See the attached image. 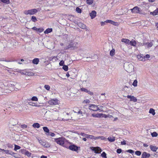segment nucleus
Returning a JSON list of instances; mask_svg holds the SVG:
<instances>
[{"label": "nucleus", "instance_id": "864d4df0", "mask_svg": "<svg viewBox=\"0 0 158 158\" xmlns=\"http://www.w3.org/2000/svg\"><path fill=\"white\" fill-rule=\"evenodd\" d=\"M101 156L103 157L106 158V154L104 152H103L101 154Z\"/></svg>", "mask_w": 158, "mask_h": 158}, {"label": "nucleus", "instance_id": "6e6d98bb", "mask_svg": "<svg viewBox=\"0 0 158 158\" xmlns=\"http://www.w3.org/2000/svg\"><path fill=\"white\" fill-rule=\"evenodd\" d=\"M50 135L52 137H54L55 135V134L54 133L51 132H49V133H48V135Z\"/></svg>", "mask_w": 158, "mask_h": 158}, {"label": "nucleus", "instance_id": "09e8293b", "mask_svg": "<svg viewBox=\"0 0 158 158\" xmlns=\"http://www.w3.org/2000/svg\"><path fill=\"white\" fill-rule=\"evenodd\" d=\"M90 102V101L88 99L84 100L83 102L84 103H89Z\"/></svg>", "mask_w": 158, "mask_h": 158}, {"label": "nucleus", "instance_id": "774afa93", "mask_svg": "<svg viewBox=\"0 0 158 158\" xmlns=\"http://www.w3.org/2000/svg\"><path fill=\"white\" fill-rule=\"evenodd\" d=\"M87 93L88 94H89L91 95H93V93L92 92H91L90 91H89V90H88Z\"/></svg>", "mask_w": 158, "mask_h": 158}, {"label": "nucleus", "instance_id": "f8f14e48", "mask_svg": "<svg viewBox=\"0 0 158 158\" xmlns=\"http://www.w3.org/2000/svg\"><path fill=\"white\" fill-rule=\"evenodd\" d=\"M92 150L94 151L95 153H100L101 151V149L98 147L93 148Z\"/></svg>", "mask_w": 158, "mask_h": 158}, {"label": "nucleus", "instance_id": "aec40b11", "mask_svg": "<svg viewBox=\"0 0 158 158\" xmlns=\"http://www.w3.org/2000/svg\"><path fill=\"white\" fill-rule=\"evenodd\" d=\"M105 22L106 23H109L115 26L116 25V24H117V23L110 20H106L105 21Z\"/></svg>", "mask_w": 158, "mask_h": 158}, {"label": "nucleus", "instance_id": "de8ad7c7", "mask_svg": "<svg viewBox=\"0 0 158 158\" xmlns=\"http://www.w3.org/2000/svg\"><path fill=\"white\" fill-rule=\"evenodd\" d=\"M44 87L48 90H49L50 88V86L48 85H45Z\"/></svg>", "mask_w": 158, "mask_h": 158}, {"label": "nucleus", "instance_id": "1a4fd4ad", "mask_svg": "<svg viewBox=\"0 0 158 158\" xmlns=\"http://www.w3.org/2000/svg\"><path fill=\"white\" fill-rule=\"evenodd\" d=\"M23 74L27 76H34V73L33 72H29L27 70H25L22 72Z\"/></svg>", "mask_w": 158, "mask_h": 158}, {"label": "nucleus", "instance_id": "c9c22d12", "mask_svg": "<svg viewBox=\"0 0 158 158\" xmlns=\"http://www.w3.org/2000/svg\"><path fill=\"white\" fill-rule=\"evenodd\" d=\"M103 106H102L99 105L98 106V111H103Z\"/></svg>", "mask_w": 158, "mask_h": 158}, {"label": "nucleus", "instance_id": "f3484780", "mask_svg": "<svg viewBox=\"0 0 158 158\" xmlns=\"http://www.w3.org/2000/svg\"><path fill=\"white\" fill-rule=\"evenodd\" d=\"M43 129L45 132V134L47 136H48V133H49V130L48 128L47 127H43Z\"/></svg>", "mask_w": 158, "mask_h": 158}, {"label": "nucleus", "instance_id": "c85d7f7f", "mask_svg": "<svg viewBox=\"0 0 158 158\" xmlns=\"http://www.w3.org/2000/svg\"><path fill=\"white\" fill-rule=\"evenodd\" d=\"M52 28H48L47 29L44 31V33L45 34H48V33H50L52 31Z\"/></svg>", "mask_w": 158, "mask_h": 158}, {"label": "nucleus", "instance_id": "4468645a", "mask_svg": "<svg viewBox=\"0 0 158 158\" xmlns=\"http://www.w3.org/2000/svg\"><path fill=\"white\" fill-rule=\"evenodd\" d=\"M96 12L94 10H93L90 13V15L92 19L94 18L96 16Z\"/></svg>", "mask_w": 158, "mask_h": 158}, {"label": "nucleus", "instance_id": "2eb2a0df", "mask_svg": "<svg viewBox=\"0 0 158 158\" xmlns=\"http://www.w3.org/2000/svg\"><path fill=\"white\" fill-rule=\"evenodd\" d=\"M121 41L126 44L130 45V41L128 39L123 38L122 39Z\"/></svg>", "mask_w": 158, "mask_h": 158}, {"label": "nucleus", "instance_id": "0eeeda50", "mask_svg": "<svg viewBox=\"0 0 158 158\" xmlns=\"http://www.w3.org/2000/svg\"><path fill=\"white\" fill-rule=\"evenodd\" d=\"M48 103L51 105H56L58 103V100L57 99H53L49 101Z\"/></svg>", "mask_w": 158, "mask_h": 158}, {"label": "nucleus", "instance_id": "ea45409f", "mask_svg": "<svg viewBox=\"0 0 158 158\" xmlns=\"http://www.w3.org/2000/svg\"><path fill=\"white\" fill-rule=\"evenodd\" d=\"M27 151L25 149H22L20 151V152L22 154L25 155Z\"/></svg>", "mask_w": 158, "mask_h": 158}, {"label": "nucleus", "instance_id": "72a5a7b5", "mask_svg": "<svg viewBox=\"0 0 158 158\" xmlns=\"http://www.w3.org/2000/svg\"><path fill=\"white\" fill-rule=\"evenodd\" d=\"M98 139H101L102 140H104L106 139V138L105 137L103 136L96 137L95 140H96Z\"/></svg>", "mask_w": 158, "mask_h": 158}, {"label": "nucleus", "instance_id": "bf43d9fd", "mask_svg": "<svg viewBox=\"0 0 158 158\" xmlns=\"http://www.w3.org/2000/svg\"><path fill=\"white\" fill-rule=\"evenodd\" d=\"M44 31V29L42 28H40L38 29L37 31L40 33Z\"/></svg>", "mask_w": 158, "mask_h": 158}, {"label": "nucleus", "instance_id": "a18cd8bd", "mask_svg": "<svg viewBox=\"0 0 158 158\" xmlns=\"http://www.w3.org/2000/svg\"><path fill=\"white\" fill-rule=\"evenodd\" d=\"M76 11L78 13H81V10L78 7L76 8Z\"/></svg>", "mask_w": 158, "mask_h": 158}, {"label": "nucleus", "instance_id": "2f4dec72", "mask_svg": "<svg viewBox=\"0 0 158 158\" xmlns=\"http://www.w3.org/2000/svg\"><path fill=\"white\" fill-rule=\"evenodd\" d=\"M29 105L31 106L39 107L40 106L37 105L36 104L32 102H30L29 103Z\"/></svg>", "mask_w": 158, "mask_h": 158}, {"label": "nucleus", "instance_id": "680f3d73", "mask_svg": "<svg viewBox=\"0 0 158 158\" xmlns=\"http://www.w3.org/2000/svg\"><path fill=\"white\" fill-rule=\"evenodd\" d=\"M138 13H139L140 15H146V13H145L141 11H140V10H139Z\"/></svg>", "mask_w": 158, "mask_h": 158}, {"label": "nucleus", "instance_id": "423d86ee", "mask_svg": "<svg viewBox=\"0 0 158 158\" xmlns=\"http://www.w3.org/2000/svg\"><path fill=\"white\" fill-rule=\"evenodd\" d=\"M89 109L94 111H98V106L93 104H90L89 105Z\"/></svg>", "mask_w": 158, "mask_h": 158}, {"label": "nucleus", "instance_id": "49530a36", "mask_svg": "<svg viewBox=\"0 0 158 158\" xmlns=\"http://www.w3.org/2000/svg\"><path fill=\"white\" fill-rule=\"evenodd\" d=\"M31 100L32 101H38V99L36 97H35V96H34V97H32L31 99Z\"/></svg>", "mask_w": 158, "mask_h": 158}, {"label": "nucleus", "instance_id": "393cba45", "mask_svg": "<svg viewBox=\"0 0 158 158\" xmlns=\"http://www.w3.org/2000/svg\"><path fill=\"white\" fill-rule=\"evenodd\" d=\"M130 44L131 46H135L136 45V42L135 40H133L132 41H130Z\"/></svg>", "mask_w": 158, "mask_h": 158}, {"label": "nucleus", "instance_id": "9b49d317", "mask_svg": "<svg viewBox=\"0 0 158 158\" xmlns=\"http://www.w3.org/2000/svg\"><path fill=\"white\" fill-rule=\"evenodd\" d=\"M127 97L128 98L130 99V101H133L134 102H136L137 101L136 98L133 96L128 95Z\"/></svg>", "mask_w": 158, "mask_h": 158}, {"label": "nucleus", "instance_id": "5fc2aeb1", "mask_svg": "<svg viewBox=\"0 0 158 158\" xmlns=\"http://www.w3.org/2000/svg\"><path fill=\"white\" fill-rule=\"evenodd\" d=\"M0 150H2V151H3L6 154H8L9 153V151L8 150H4V149H1V148H0Z\"/></svg>", "mask_w": 158, "mask_h": 158}, {"label": "nucleus", "instance_id": "c03bdc74", "mask_svg": "<svg viewBox=\"0 0 158 158\" xmlns=\"http://www.w3.org/2000/svg\"><path fill=\"white\" fill-rule=\"evenodd\" d=\"M68 67L67 65H64L63 67V69L65 71H67L68 70Z\"/></svg>", "mask_w": 158, "mask_h": 158}, {"label": "nucleus", "instance_id": "6ab92c4d", "mask_svg": "<svg viewBox=\"0 0 158 158\" xmlns=\"http://www.w3.org/2000/svg\"><path fill=\"white\" fill-rule=\"evenodd\" d=\"M86 136V138L87 139H91L95 140L96 137L94 136L93 135L87 134V135Z\"/></svg>", "mask_w": 158, "mask_h": 158}, {"label": "nucleus", "instance_id": "ddd939ff", "mask_svg": "<svg viewBox=\"0 0 158 158\" xmlns=\"http://www.w3.org/2000/svg\"><path fill=\"white\" fill-rule=\"evenodd\" d=\"M150 156V154L147 153L146 152H144L142 153L141 158H148Z\"/></svg>", "mask_w": 158, "mask_h": 158}, {"label": "nucleus", "instance_id": "79ce46f5", "mask_svg": "<svg viewBox=\"0 0 158 158\" xmlns=\"http://www.w3.org/2000/svg\"><path fill=\"white\" fill-rule=\"evenodd\" d=\"M6 146L8 147V148H13V146L12 144L10 143H7L6 144Z\"/></svg>", "mask_w": 158, "mask_h": 158}, {"label": "nucleus", "instance_id": "f257e3e1", "mask_svg": "<svg viewBox=\"0 0 158 158\" xmlns=\"http://www.w3.org/2000/svg\"><path fill=\"white\" fill-rule=\"evenodd\" d=\"M124 67L126 70L127 72L131 73L134 71V67L131 63L129 62H126L124 64Z\"/></svg>", "mask_w": 158, "mask_h": 158}, {"label": "nucleus", "instance_id": "69168bd1", "mask_svg": "<svg viewBox=\"0 0 158 158\" xmlns=\"http://www.w3.org/2000/svg\"><path fill=\"white\" fill-rule=\"evenodd\" d=\"M116 151L117 153L119 154L121 153L122 152V150L121 149H117Z\"/></svg>", "mask_w": 158, "mask_h": 158}, {"label": "nucleus", "instance_id": "5701e85b", "mask_svg": "<svg viewBox=\"0 0 158 158\" xmlns=\"http://www.w3.org/2000/svg\"><path fill=\"white\" fill-rule=\"evenodd\" d=\"M108 140L110 142H113L115 140V137L113 136H109L107 138Z\"/></svg>", "mask_w": 158, "mask_h": 158}, {"label": "nucleus", "instance_id": "473e14b6", "mask_svg": "<svg viewBox=\"0 0 158 158\" xmlns=\"http://www.w3.org/2000/svg\"><path fill=\"white\" fill-rule=\"evenodd\" d=\"M115 50L114 49H112L110 52V55L112 56L115 54Z\"/></svg>", "mask_w": 158, "mask_h": 158}, {"label": "nucleus", "instance_id": "338daca9", "mask_svg": "<svg viewBox=\"0 0 158 158\" xmlns=\"http://www.w3.org/2000/svg\"><path fill=\"white\" fill-rule=\"evenodd\" d=\"M121 144L122 145H125L126 144V141L124 140H123V141L121 142Z\"/></svg>", "mask_w": 158, "mask_h": 158}, {"label": "nucleus", "instance_id": "37998d69", "mask_svg": "<svg viewBox=\"0 0 158 158\" xmlns=\"http://www.w3.org/2000/svg\"><path fill=\"white\" fill-rule=\"evenodd\" d=\"M137 81L136 80H135L134 81L133 83V85L134 86H137Z\"/></svg>", "mask_w": 158, "mask_h": 158}, {"label": "nucleus", "instance_id": "cd10ccee", "mask_svg": "<svg viewBox=\"0 0 158 158\" xmlns=\"http://www.w3.org/2000/svg\"><path fill=\"white\" fill-rule=\"evenodd\" d=\"M137 57L138 59H139L140 60H142L143 61H145V58H144L143 56H142L140 55H138L137 56Z\"/></svg>", "mask_w": 158, "mask_h": 158}, {"label": "nucleus", "instance_id": "bb28decb", "mask_svg": "<svg viewBox=\"0 0 158 158\" xmlns=\"http://www.w3.org/2000/svg\"><path fill=\"white\" fill-rule=\"evenodd\" d=\"M150 14L153 15H158V8L152 12H151Z\"/></svg>", "mask_w": 158, "mask_h": 158}, {"label": "nucleus", "instance_id": "3c124183", "mask_svg": "<svg viewBox=\"0 0 158 158\" xmlns=\"http://www.w3.org/2000/svg\"><path fill=\"white\" fill-rule=\"evenodd\" d=\"M81 90L82 91H84L85 92H86V93L87 92L88 90L84 88H81Z\"/></svg>", "mask_w": 158, "mask_h": 158}, {"label": "nucleus", "instance_id": "052dcab7", "mask_svg": "<svg viewBox=\"0 0 158 158\" xmlns=\"http://www.w3.org/2000/svg\"><path fill=\"white\" fill-rule=\"evenodd\" d=\"M64 64V61L63 60H61L59 63V64L60 66H63Z\"/></svg>", "mask_w": 158, "mask_h": 158}, {"label": "nucleus", "instance_id": "603ef678", "mask_svg": "<svg viewBox=\"0 0 158 158\" xmlns=\"http://www.w3.org/2000/svg\"><path fill=\"white\" fill-rule=\"evenodd\" d=\"M144 58H145V60H146L147 59H148L150 58V56L149 55L147 54L145 55V56H143Z\"/></svg>", "mask_w": 158, "mask_h": 158}, {"label": "nucleus", "instance_id": "a19ab883", "mask_svg": "<svg viewBox=\"0 0 158 158\" xmlns=\"http://www.w3.org/2000/svg\"><path fill=\"white\" fill-rule=\"evenodd\" d=\"M31 153L29 152L28 151H27L25 155L27 156L28 157H29L31 156Z\"/></svg>", "mask_w": 158, "mask_h": 158}, {"label": "nucleus", "instance_id": "dca6fc26", "mask_svg": "<svg viewBox=\"0 0 158 158\" xmlns=\"http://www.w3.org/2000/svg\"><path fill=\"white\" fill-rule=\"evenodd\" d=\"M78 26L82 29H85L86 28V26L84 24L79 23H78Z\"/></svg>", "mask_w": 158, "mask_h": 158}, {"label": "nucleus", "instance_id": "412c9836", "mask_svg": "<svg viewBox=\"0 0 158 158\" xmlns=\"http://www.w3.org/2000/svg\"><path fill=\"white\" fill-rule=\"evenodd\" d=\"M39 62V59L38 58L34 59L32 60V63L34 64H37Z\"/></svg>", "mask_w": 158, "mask_h": 158}, {"label": "nucleus", "instance_id": "58836bf2", "mask_svg": "<svg viewBox=\"0 0 158 158\" xmlns=\"http://www.w3.org/2000/svg\"><path fill=\"white\" fill-rule=\"evenodd\" d=\"M21 147L15 144V145L14 150L16 151L17 150L19 149Z\"/></svg>", "mask_w": 158, "mask_h": 158}, {"label": "nucleus", "instance_id": "b1692460", "mask_svg": "<svg viewBox=\"0 0 158 158\" xmlns=\"http://www.w3.org/2000/svg\"><path fill=\"white\" fill-rule=\"evenodd\" d=\"M102 117L103 118H111L113 117V116L112 115H110L109 114H108L107 115H106L105 114H102Z\"/></svg>", "mask_w": 158, "mask_h": 158}, {"label": "nucleus", "instance_id": "7ed1b4c3", "mask_svg": "<svg viewBox=\"0 0 158 158\" xmlns=\"http://www.w3.org/2000/svg\"><path fill=\"white\" fill-rule=\"evenodd\" d=\"M38 141L41 145L45 148H48L50 146V144L46 141L39 139H38Z\"/></svg>", "mask_w": 158, "mask_h": 158}, {"label": "nucleus", "instance_id": "4c0bfd02", "mask_svg": "<svg viewBox=\"0 0 158 158\" xmlns=\"http://www.w3.org/2000/svg\"><path fill=\"white\" fill-rule=\"evenodd\" d=\"M86 2L87 4L91 5L93 3V0H87Z\"/></svg>", "mask_w": 158, "mask_h": 158}, {"label": "nucleus", "instance_id": "9d476101", "mask_svg": "<svg viewBox=\"0 0 158 158\" xmlns=\"http://www.w3.org/2000/svg\"><path fill=\"white\" fill-rule=\"evenodd\" d=\"M131 10L132 13L135 14L138 13L139 10V8L137 6L134 7L133 9H131Z\"/></svg>", "mask_w": 158, "mask_h": 158}, {"label": "nucleus", "instance_id": "6e6552de", "mask_svg": "<svg viewBox=\"0 0 158 158\" xmlns=\"http://www.w3.org/2000/svg\"><path fill=\"white\" fill-rule=\"evenodd\" d=\"M69 148L72 151H77L78 150V147L75 145H72L69 146Z\"/></svg>", "mask_w": 158, "mask_h": 158}, {"label": "nucleus", "instance_id": "20e7f679", "mask_svg": "<svg viewBox=\"0 0 158 158\" xmlns=\"http://www.w3.org/2000/svg\"><path fill=\"white\" fill-rule=\"evenodd\" d=\"M54 139L55 141L60 145H63L64 144L65 140V138H59Z\"/></svg>", "mask_w": 158, "mask_h": 158}, {"label": "nucleus", "instance_id": "a878e982", "mask_svg": "<svg viewBox=\"0 0 158 158\" xmlns=\"http://www.w3.org/2000/svg\"><path fill=\"white\" fill-rule=\"evenodd\" d=\"M145 45L148 48L151 47L153 45V43L152 42L145 43Z\"/></svg>", "mask_w": 158, "mask_h": 158}, {"label": "nucleus", "instance_id": "a211bd4d", "mask_svg": "<svg viewBox=\"0 0 158 158\" xmlns=\"http://www.w3.org/2000/svg\"><path fill=\"white\" fill-rule=\"evenodd\" d=\"M150 148L151 150L153 152H156L157 150L158 149V148H157L155 146H153L152 145H150Z\"/></svg>", "mask_w": 158, "mask_h": 158}, {"label": "nucleus", "instance_id": "4be33fe9", "mask_svg": "<svg viewBox=\"0 0 158 158\" xmlns=\"http://www.w3.org/2000/svg\"><path fill=\"white\" fill-rule=\"evenodd\" d=\"M102 114L98 113V114H92V115L94 117L100 118V117H102Z\"/></svg>", "mask_w": 158, "mask_h": 158}, {"label": "nucleus", "instance_id": "8fccbe9b", "mask_svg": "<svg viewBox=\"0 0 158 158\" xmlns=\"http://www.w3.org/2000/svg\"><path fill=\"white\" fill-rule=\"evenodd\" d=\"M141 152L140 151H136L135 152V154L137 156H140L141 155Z\"/></svg>", "mask_w": 158, "mask_h": 158}, {"label": "nucleus", "instance_id": "39448f33", "mask_svg": "<svg viewBox=\"0 0 158 158\" xmlns=\"http://www.w3.org/2000/svg\"><path fill=\"white\" fill-rule=\"evenodd\" d=\"M77 43L71 42L70 43L68 46L65 48V49H68L69 48H72L73 49L77 48Z\"/></svg>", "mask_w": 158, "mask_h": 158}, {"label": "nucleus", "instance_id": "e433bc0d", "mask_svg": "<svg viewBox=\"0 0 158 158\" xmlns=\"http://www.w3.org/2000/svg\"><path fill=\"white\" fill-rule=\"evenodd\" d=\"M151 135L153 137H156L158 135L157 133L155 132L151 133Z\"/></svg>", "mask_w": 158, "mask_h": 158}, {"label": "nucleus", "instance_id": "13d9d810", "mask_svg": "<svg viewBox=\"0 0 158 158\" xmlns=\"http://www.w3.org/2000/svg\"><path fill=\"white\" fill-rule=\"evenodd\" d=\"M126 152H129L131 153H132L134 152V151L130 149L126 151Z\"/></svg>", "mask_w": 158, "mask_h": 158}, {"label": "nucleus", "instance_id": "f03ea898", "mask_svg": "<svg viewBox=\"0 0 158 158\" xmlns=\"http://www.w3.org/2000/svg\"><path fill=\"white\" fill-rule=\"evenodd\" d=\"M38 11L37 9H33L28 10H26L23 12V13L25 15H33Z\"/></svg>", "mask_w": 158, "mask_h": 158}, {"label": "nucleus", "instance_id": "4d7b16f0", "mask_svg": "<svg viewBox=\"0 0 158 158\" xmlns=\"http://www.w3.org/2000/svg\"><path fill=\"white\" fill-rule=\"evenodd\" d=\"M2 2L4 3L8 4L9 3V0H2Z\"/></svg>", "mask_w": 158, "mask_h": 158}, {"label": "nucleus", "instance_id": "f704fd0d", "mask_svg": "<svg viewBox=\"0 0 158 158\" xmlns=\"http://www.w3.org/2000/svg\"><path fill=\"white\" fill-rule=\"evenodd\" d=\"M31 20L32 22H35L37 21L36 17L34 16H33L31 17Z\"/></svg>", "mask_w": 158, "mask_h": 158}, {"label": "nucleus", "instance_id": "c756f323", "mask_svg": "<svg viewBox=\"0 0 158 158\" xmlns=\"http://www.w3.org/2000/svg\"><path fill=\"white\" fill-rule=\"evenodd\" d=\"M149 112L150 114H152L153 115H154L155 114V110L152 108L150 109Z\"/></svg>", "mask_w": 158, "mask_h": 158}, {"label": "nucleus", "instance_id": "e2e57ef3", "mask_svg": "<svg viewBox=\"0 0 158 158\" xmlns=\"http://www.w3.org/2000/svg\"><path fill=\"white\" fill-rule=\"evenodd\" d=\"M80 135L81 136H83V137H86V135H87V134H85V133H84L81 132V133Z\"/></svg>", "mask_w": 158, "mask_h": 158}, {"label": "nucleus", "instance_id": "0e129e2a", "mask_svg": "<svg viewBox=\"0 0 158 158\" xmlns=\"http://www.w3.org/2000/svg\"><path fill=\"white\" fill-rule=\"evenodd\" d=\"M21 128H25L27 127V126L26 125L23 124V125H21Z\"/></svg>", "mask_w": 158, "mask_h": 158}, {"label": "nucleus", "instance_id": "7c9ffc66", "mask_svg": "<svg viewBox=\"0 0 158 158\" xmlns=\"http://www.w3.org/2000/svg\"><path fill=\"white\" fill-rule=\"evenodd\" d=\"M32 126L34 128H38L40 127V124L38 123H36L33 124L32 125Z\"/></svg>", "mask_w": 158, "mask_h": 158}]
</instances>
